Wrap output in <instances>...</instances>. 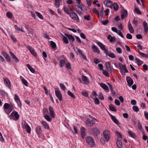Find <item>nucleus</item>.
Masks as SVG:
<instances>
[{"mask_svg":"<svg viewBox=\"0 0 148 148\" xmlns=\"http://www.w3.org/2000/svg\"><path fill=\"white\" fill-rule=\"evenodd\" d=\"M3 108L5 112L7 114H9L12 111L13 107L12 104L5 103L3 105Z\"/></svg>","mask_w":148,"mask_h":148,"instance_id":"nucleus-1","label":"nucleus"},{"mask_svg":"<svg viewBox=\"0 0 148 148\" xmlns=\"http://www.w3.org/2000/svg\"><path fill=\"white\" fill-rule=\"evenodd\" d=\"M86 143L90 147L95 146V143L92 138L90 136H87L86 138Z\"/></svg>","mask_w":148,"mask_h":148,"instance_id":"nucleus-2","label":"nucleus"},{"mask_svg":"<svg viewBox=\"0 0 148 148\" xmlns=\"http://www.w3.org/2000/svg\"><path fill=\"white\" fill-rule=\"evenodd\" d=\"M22 127L23 128H25L26 130V131L28 133H30L31 131V128L28 124L24 121L22 123Z\"/></svg>","mask_w":148,"mask_h":148,"instance_id":"nucleus-3","label":"nucleus"},{"mask_svg":"<svg viewBox=\"0 0 148 148\" xmlns=\"http://www.w3.org/2000/svg\"><path fill=\"white\" fill-rule=\"evenodd\" d=\"M11 117L15 121H17L19 118V115L16 111L13 112L10 115Z\"/></svg>","mask_w":148,"mask_h":148,"instance_id":"nucleus-4","label":"nucleus"},{"mask_svg":"<svg viewBox=\"0 0 148 148\" xmlns=\"http://www.w3.org/2000/svg\"><path fill=\"white\" fill-rule=\"evenodd\" d=\"M71 18L78 22L79 20L77 14L74 12H71L69 14Z\"/></svg>","mask_w":148,"mask_h":148,"instance_id":"nucleus-5","label":"nucleus"},{"mask_svg":"<svg viewBox=\"0 0 148 148\" xmlns=\"http://www.w3.org/2000/svg\"><path fill=\"white\" fill-rule=\"evenodd\" d=\"M26 47L32 55L35 57L37 56V54L36 52H35L34 49L31 46L27 45Z\"/></svg>","mask_w":148,"mask_h":148,"instance_id":"nucleus-6","label":"nucleus"},{"mask_svg":"<svg viewBox=\"0 0 148 148\" xmlns=\"http://www.w3.org/2000/svg\"><path fill=\"white\" fill-rule=\"evenodd\" d=\"M103 135L106 141H108L109 140L110 136L108 130H105L103 132Z\"/></svg>","mask_w":148,"mask_h":148,"instance_id":"nucleus-7","label":"nucleus"},{"mask_svg":"<svg viewBox=\"0 0 148 148\" xmlns=\"http://www.w3.org/2000/svg\"><path fill=\"white\" fill-rule=\"evenodd\" d=\"M103 3L106 6L112 8V7L113 3L110 0H105L104 1Z\"/></svg>","mask_w":148,"mask_h":148,"instance_id":"nucleus-8","label":"nucleus"},{"mask_svg":"<svg viewBox=\"0 0 148 148\" xmlns=\"http://www.w3.org/2000/svg\"><path fill=\"white\" fill-rule=\"evenodd\" d=\"M56 96L60 101L62 100V96L60 91L59 90H56L55 91Z\"/></svg>","mask_w":148,"mask_h":148,"instance_id":"nucleus-9","label":"nucleus"},{"mask_svg":"<svg viewBox=\"0 0 148 148\" xmlns=\"http://www.w3.org/2000/svg\"><path fill=\"white\" fill-rule=\"evenodd\" d=\"M126 80L129 86H130L132 85L134 83V82L132 79L129 76H127Z\"/></svg>","mask_w":148,"mask_h":148,"instance_id":"nucleus-10","label":"nucleus"},{"mask_svg":"<svg viewBox=\"0 0 148 148\" xmlns=\"http://www.w3.org/2000/svg\"><path fill=\"white\" fill-rule=\"evenodd\" d=\"M109 115L113 122L117 125L120 124L119 121L116 119L115 116L109 114Z\"/></svg>","mask_w":148,"mask_h":148,"instance_id":"nucleus-11","label":"nucleus"},{"mask_svg":"<svg viewBox=\"0 0 148 148\" xmlns=\"http://www.w3.org/2000/svg\"><path fill=\"white\" fill-rule=\"evenodd\" d=\"M85 130L86 129L84 127H81V134L82 139H84L86 136V132H85Z\"/></svg>","mask_w":148,"mask_h":148,"instance_id":"nucleus-12","label":"nucleus"},{"mask_svg":"<svg viewBox=\"0 0 148 148\" xmlns=\"http://www.w3.org/2000/svg\"><path fill=\"white\" fill-rule=\"evenodd\" d=\"M49 114L51 117L52 118H54L55 114V112L53 108L51 106H49Z\"/></svg>","mask_w":148,"mask_h":148,"instance_id":"nucleus-13","label":"nucleus"},{"mask_svg":"<svg viewBox=\"0 0 148 148\" xmlns=\"http://www.w3.org/2000/svg\"><path fill=\"white\" fill-rule=\"evenodd\" d=\"M4 82L5 85L7 87H8L9 88L11 87V84L8 78H4Z\"/></svg>","mask_w":148,"mask_h":148,"instance_id":"nucleus-14","label":"nucleus"},{"mask_svg":"<svg viewBox=\"0 0 148 148\" xmlns=\"http://www.w3.org/2000/svg\"><path fill=\"white\" fill-rule=\"evenodd\" d=\"M91 132L92 134L94 135L97 136L99 132L96 128H92L91 129Z\"/></svg>","mask_w":148,"mask_h":148,"instance_id":"nucleus-15","label":"nucleus"},{"mask_svg":"<svg viewBox=\"0 0 148 148\" xmlns=\"http://www.w3.org/2000/svg\"><path fill=\"white\" fill-rule=\"evenodd\" d=\"M2 55L5 57L7 62H11V60L9 56L5 52H3L2 53Z\"/></svg>","mask_w":148,"mask_h":148,"instance_id":"nucleus-16","label":"nucleus"},{"mask_svg":"<svg viewBox=\"0 0 148 148\" xmlns=\"http://www.w3.org/2000/svg\"><path fill=\"white\" fill-rule=\"evenodd\" d=\"M64 35L68 38L70 42H73L75 40V38L72 35H69L67 34H65Z\"/></svg>","mask_w":148,"mask_h":148,"instance_id":"nucleus-17","label":"nucleus"},{"mask_svg":"<svg viewBox=\"0 0 148 148\" xmlns=\"http://www.w3.org/2000/svg\"><path fill=\"white\" fill-rule=\"evenodd\" d=\"M36 132L38 135H40L42 132L41 127L40 126L38 125L36 128Z\"/></svg>","mask_w":148,"mask_h":148,"instance_id":"nucleus-18","label":"nucleus"},{"mask_svg":"<svg viewBox=\"0 0 148 148\" xmlns=\"http://www.w3.org/2000/svg\"><path fill=\"white\" fill-rule=\"evenodd\" d=\"M41 123L45 129L47 130L50 129L49 127L46 122L44 121H42Z\"/></svg>","mask_w":148,"mask_h":148,"instance_id":"nucleus-19","label":"nucleus"},{"mask_svg":"<svg viewBox=\"0 0 148 148\" xmlns=\"http://www.w3.org/2000/svg\"><path fill=\"white\" fill-rule=\"evenodd\" d=\"M10 54L11 55L12 58L13 59L14 61L16 62H19V60L16 56L11 51L9 52Z\"/></svg>","mask_w":148,"mask_h":148,"instance_id":"nucleus-20","label":"nucleus"},{"mask_svg":"<svg viewBox=\"0 0 148 148\" xmlns=\"http://www.w3.org/2000/svg\"><path fill=\"white\" fill-rule=\"evenodd\" d=\"M128 28L130 32L131 33H133L134 32V30L133 28L131 23L130 22V21L128 22Z\"/></svg>","mask_w":148,"mask_h":148,"instance_id":"nucleus-21","label":"nucleus"},{"mask_svg":"<svg viewBox=\"0 0 148 148\" xmlns=\"http://www.w3.org/2000/svg\"><path fill=\"white\" fill-rule=\"evenodd\" d=\"M107 38L111 42L115 41L116 40L115 37L112 36L111 35H108Z\"/></svg>","mask_w":148,"mask_h":148,"instance_id":"nucleus-22","label":"nucleus"},{"mask_svg":"<svg viewBox=\"0 0 148 148\" xmlns=\"http://www.w3.org/2000/svg\"><path fill=\"white\" fill-rule=\"evenodd\" d=\"M143 26L144 27V31L145 32L147 33L148 32V24L145 21H144L143 22Z\"/></svg>","mask_w":148,"mask_h":148,"instance_id":"nucleus-23","label":"nucleus"},{"mask_svg":"<svg viewBox=\"0 0 148 148\" xmlns=\"http://www.w3.org/2000/svg\"><path fill=\"white\" fill-rule=\"evenodd\" d=\"M106 69L109 72L111 71V65L110 62H107L106 63Z\"/></svg>","mask_w":148,"mask_h":148,"instance_id":"nucleus-24","label":"nucleus"},{"mask_svg":"<svg viewBox=\"0 0 148 148\" xmlns=\"http://www.w3.org/2000/svg\"><path fill=\"white\" fill-rule=\"evenodd\" d=\"M82 78L84 84H87L89 82L88 79L86 76L83 75L82 76Z\"/></svg>","mask_w":148,"mask_h":148,"instance_id":"nucleus-25","label":"nucleus"},{"mask_svg":"<svg viewBox=\"0 0 148 148\" xmlns=\"http://www.w3.org/2000/svg\"><path fill=\"white\" fill-rule=\"evenodd\" d=\"M97 43L102 50H103L105 48L106 46L101 42H97Z\"/></svg>","mask_w":148,"mask_h":148,"instance_id":"nucleus-26","label":"nucleus"},{"mask_svg":"<svg viewBox=\"0 0 148 148\" xmlns=\"http://www.w3.org/2000/svg\"><path fill=\"white\" fill-rule=\"evenodd\" d=\"M20 79L21 80L23 83L26 86H28V83L27 81L25 80L22 76H20Z\"/></svg>","mask_w":148,"mask_h":148,"instance_id":"nucleus-27","label":"nucleus"},{"mask_svg":"<svg viewBox=\"0 0 148 148\" xmlns=\"http://www.w3.org/2000/svg\"><path fill=\"white\" fill-rule=\"evenodd\" d=\"M100 86L103 89L106 90H108V86L104 83H101L100 84Z\"/></svg>","mask_w":148,"mask_h":148,"instance_id":"nucleus-28","label":"nucleus"},{"mask_svg":"<svg viewBox=\"0 0 148 148\" xmlns=\"http://www.w3.org/2000/svg\"><path fill=\"white\" fill-rule=\"evenodd\" d=\"M92 49L95 52L98 53L99 52V49L95 45H93L92 46Z\"/></svg>","mask_w":148,"mask_h":148,"instance_id":"nucleus-29","label":"nucleus"},{"mask_svg":"<svg viewBox=\"0 0 148 148\" xmlns=\"http://www.w3.org/2000/svg\"><path fill=\"white\" fill-rule=\"evenodd\" d=\"M119 66L120 69L121 70V73H123V71L124 69V67H126L125 65V64L123 65L121 63H119Z\"/></svg>","mask_w":148,"mask_h":148,"instance_id":"nucleus-30","label":"nucleus"},{"mask_svg":"<svg viewBox=\"0 0 148 148\" xmlns=\"http://www.w3.org/2000/svg\"><path fill=\"white\" fill-rule=\"evenodd\" d=\"M117 147L119 148H121L122 147V143L121 140H117L116 142Z\"/></svg>","mask_w":148,"mask_h":148,"instance_id":"nucleus-31","label":"nucleus"},{"mask_svg":"<svg viewBox=\"0 0 148 148\" xmlns=\"http://www.w3.org/2000/svg\"><path fill=\"white\" fill-rule=\"evenodd\" d=\"M128 133L130 136L132 138H136V135L132 131H129L128 132Z\"/></svg>","mask_w":148,"mask_h":148,"instance_id":"nucleus-32","label":"nucleus"},{"mask_svg":"<svg viewBox=\"0 0 148 148\" xmlns=\"http://www.w3.org/2000/svg\"><path fill=\"white\" fill-rule=\"evenodd\" d=\"M112 6L114 10L115 11L117 10L119 8V6L117 3H113Z\"/></svg>","mask_w":148,"mask_h":148,"instance_id":"nucleus-33","label":"nucleus"},{"mask_svg":"<svg viewBox=\"0 0 148 148\" xmlns=\"http://www.w3.org/2000/svg\"><path fill=\"white\" fill-rule=\"evenodd\" d=\"M27 66L29 69L30 71L32 73H34L35 72V70L29 64H27Z\"/></svg>","mask_w":148,"mask_h":148,"instance_id":"nucleus-34","label":"nucleus"},{"mask_svg":"<svg viewBox=\"0 0 148 148\" xmlns=\"http://www.w3.org/2000/svg\"><path fill=\"white\" fill-rule=\"evenodd\" d=\"M87 124L88 125V126H92L93 124H94L95 123V122L92 120H87Z\"/></svg>","mask_w":148,"mask_h":148,"instance_id":"nucleus-35","label":"nucleus"},{"mask_svg":"<svg viewBox=\"0 0 148 148\" xmlns=\"http://www.w3.org/2000/svg\"><path fill=\"white\" fill-rule=\"evenodd\" d=\"M135 60L136 62L138 65V66L141 65L143 63V62L138 58H136Z\"/></svg>","mask_w":148,"mask_h":148,"instance_id":"nucleus-36","label":"nucleus"},{"mask_svg":"<svg viewBox=\"0 0 148 148\" xmlns=\"http://www.w3.org/2000/svg\"><path fill=\"white\" fill-rule=\"evenodd\" d=\"M109 107L110 110L112 111L116 112L117 111L116 108L112 104L110 105Z\"/></svg>","mask_w":148,"mask_h":148,"instance_id":"nucleus-37","label":"nucleus"},{"mask_svg":"<svg viewBox=\"0 0 148 148\" xmlns=\"http://www.w3.org/2000/svg\"><path fill=\"white\" fill-rule=\"evenodd\" d=\"M116 134L117 135V140H121L122 138V136L121 134L118 132H116Z\"/></svg>","mask_w":148,"mask_h":148,"instance_id":"nucleus-38","label":"nucleus"},{"mask_svg":"<svg viewBox=\"0 0 148 148\" xmlns=\"http://www.w3.org/2000/svg\"><path fill=\"white\" fill-rule=\"evenodd\" d=\"M44 118L48 121L51 122V119L50 116L47 114H46L44 116Z\"/></svg>","mask_w":148,"mask_h":148,"instance_id":"nucleus-39","label":"nucleus"},{"mask_svg":"<svg viewBox=\"0 0 148 148\" xmlns=\"http://www.w3.org/2000/svg\"><path fill=\"white\" fill-rule=\"evenodd\" d=\"M50 44L52 48L54 49L56 47V43L52 41H50Z\"/></svg>","mask_w":148,"mask_h":148,"instance_id":"nucleus-40","label":"nucleus"},{"mask_svg":"<svg viewBox=\"0 0 148 148\" xmlns=\"http://www.w3.org/2000/svg\"><path fill=\"white\" fill-rule=\"evenodd\" d=\"M37 16L40 19H43V17L42 15L40 13L37 12H36Z\"/></svg>","mask_w":148,"mask_h":148,"instance_id":"nucleus-41","label":"nucleus"},{"mask_svg":"<svg viewBox=\"0 0 148 148\" xmlns=\"http://www.w3.org/2000/svg\"><path fill=\"white\" fill-rule=\"evenodd\" d=\"M64 12L67 14H69L70 13L69 12L68 8L65 6H64L63 7Z\"/></svg>","mask_w":148,"mask_h":148,"instance_id":"nucleus-42","label":"nucleus"},{"mask_svg":"<svg viewBox=\"0 0 148 148\" xmlns=\"http://www.w3.org/2000/svg\"><path fill=\"white\" fill-rule=\"evenodd\" d=\"M65 63V60H62L60 61V66L62 67L64 65Z\"/></svg>","mask_w":148,"mask_h":148,"instance_id":"nucleus-43","label":"nucleus"},{"mask_svg":"<svg viewBox=\"0 0 148 148\" xmlns=\"http://www.w3.org/2000/svg\"><path fill=\"white\" fill-rule=\"evenodd\" d=\"M55 1V5L57 8H58L60 5V0H54Z\"/></svg>","mask_w":148,"mask_h":148,"instance_id":"nucleus-44","label":"nucleus"},{"mask_svg":"<svg viewBox=\"0 0 148 148\" xmlns=\"http://www.w3.org/2000/svg\"><path fill=\"white\" fill-rule=\"evenodd\" d=\"M138 53L141 55L143 57H144L146 58H148V54H145L144 53L140 52V51H139L138 52Z\"/></svg>","mask_w":148,"mask_h":148,"instance_id":"nucleus-45","label":"nucleus"},{"mask_svg":"<svg viewBox=\"0 0 148 148\" xmlns=\"http://www.w3.org/2000/svg\"><path fill=\"white\" fill-rule=\"evenodd\" d=\"M63 40L64 42L66 44H68L69 43V41L67 38L64 36L63 38Z\"/></svg>","mask_w":148,"mask_h":148,"instance_id":"nucleus-46","label":"nucleus"},{"mask_svg":"<svg viewBox=\"0 0 148 148\" xmlns=\"http://www.w3.org/2000/svg\"><path fill=\"white\" fill-rule=\"evenodd\" d=\"M68 94L71 97L74 98H75V95L71 92L70 91H68L67 92Z\"/></svg>","mask_w":148,"mask_h":148,"instance_id":"nucleus-47","label":"nucleus"},{"mask_svg":"<svg viewBox=\"0 0 148 148\" xmlns=\"http://www.w3.org/2000/svg\"><path fill=\"white\" fill-rule=\"evenodd\" d=\"M134 9L136 12L137 14H141V13L140 10L138 7H135L134 8Z\"/></svg>","mask_w":148,"mask_h":148,"instance_id":"nucleus-48","label":"nucleus"},{"mask_svg":"<svg viewBox=\"0 0 148 148\" xmlns=\"http://www.w3.org/2000/svg\"><path fill=\"white\" fill-rule=\"evenodd\" d=\"M66 68L69 69H71V65L70 62L67 63L66 64Z\"/></svg>","mask_w":148,"mask_h":148,"instance_id":"nucleus-49","label":"nucleus"},{"mask_svg":"<svg viewBox=\"0 0 148 148\" xmlns=\"http://www.w3.org/2000/svg\"><path fill=\"white\" fill-rule=\"evenodd\" d=\"M10 37L14 42H17V40L16 38L14 37L13 35L11 34L10 35Z\"/></svg>","mask_w":148,"mask_h":148,"instance_id":"nucleus-50","label":"nucleus"},{"mask_svg":"<svg viewBox=\"0 0 148 148\" xmlns=\"http://www.w3.org/2000/svg\"><path fill=\"white\" fill-rule=\"evenodd\" d=\"M7 16L9 18H12V17L13 15L10 12H8L6 13Z\"/></svg>","mask_w":148,"mask_h":148,"instance_id":"nucleus-51","label":"nucleus"},{"mask_svg":"<svg viewBox=\"0 0 148 148\" xmlns=\"http://www.w3.org/2000/svg\"><path fill=\"white\" fill-rule=\"evenodd\" d=\"M132 108L133 110L135 112H138L139 110V109L136 106H134Z\"/></svg>","mask_w":148,"mask_h":148,"instance_id":"nucleus-52","label":"nucleus"},{"mask_svg":"<svg viewBox=\"0 0 148 148\" xmlns=\"http://www.w3.org/2000/svg\"><path fill=\"white\" fill-rule=\"evenodd\" d=\"M14 99L15 101L16 102V101H18L19 100H20L19 97L16 94H14Z\"/></svg>","mask_w":148,"mask_h":148,"instance_id":"nucleus-53","label":"nucleus"},{"mask_svg":"<svg viewBox=\"0 0 148 148\" xmlns=\"http://www.w3.org/2000/svg\"><path fill=\"white\" fill-rule=\"evenodd\" d=\"M103 74L106 77H109V74L106 71L103 70Z\"/></svg>","mask_w":148,"mask_h":148,"instance_id":"nucleus-54","label":"nucleus"},{"mask_svg":"<svg viewBox=\"0 0 148 148\" xmlns=\"http://www.w3.org/2000/svg\"><path fill=\"white\" fill-rule=\"evenodd\" d=\"M60 86L61 89L63 90L64 91L65 90L66 87L64 84L62 83L60 84Z\"/></svg>","mask_w":148,"mask_h":148,"instance_id":"nucleus-55","label":"nucleus"},{"mask_svg":"<svg viewBox=\"0 0 148 148\" xmlns=\"http://www.w3.org/2000/svg\"><path fill=\"white\" fill-rule=\"evenodd\" d=\"M93 12L97 14L99 16V14L98 11L95 8H94L92 9Z\"/></svg>","mask_w":148,"mask_h":148,"instance_id":"nucleus-56","label":"nucleus"},{"mask_svg":"<svg viewBox=\"0 0 148 148\" xmlns=\"http://www.w3.org/2000/svg\"><path fill=\"white\" fill-rule=\"evenodd\" d=\"M126 37L127 39H131L132 38V35L129 33L127 34Z\"/></svg>","mask_w":148,"mask_h":148,"instance_id":"nucleus-57","label":"nucleus"},{"mask_svg":"<svg viewBox=\"0 0 148 148\" xmlns=\"http://www.w3.org/2000/svg\"><path fill=\"white\" fill-rule=\"evenodd\" d=\"M138 129L140 130H141L142 129V126L141 124L139 122L138 123Z\"/></svg>","mask_w":148,"mask_h":148,"instance_id":"nucleus-58","label":"nucleus"},{"mask_svg":"<svg viewBox=\"0 0 148 148\" xmlns=\"http://www.w3.org/2000/svg\"><path fill=\"white\" fill-rule=\"evenodd\" d=\"M80 58L81 59H84L85 60H87L86 56L84 54H82V56H80Z\"/></svg>","mask_w":148,"mask_h":148,"instance_id":"nucleus-59","label":"nucleus"},{"mask_svg":"<svg viewBox=\"0 0 148 148\" xmlns=\"http://www.w3.org/2000/svg\"><path fill=\"white\" fill-rule=\"evenodd\" d=\"M95 103L96 104H99V101L97 98H95L94 99Z\"/></svg>","mask_w":148,"mask_h":148,"instance_id":"nucleus-60","label":"nucleus"},{"mask_svg":"<svg viewBox=\"0 0 148 148\" xmlns=\"http://www.w3.org/2000/svg\"><path fill=\"white\" fill-rule=\"evenodd\" d=\"M136 45H137V47L140 50H142L143 48V47L142 46L140 45V44H138L137 43H135Z\"/></svg>","mask_w":148,"mask_h":148,"instance_id":"nucleus-61","label":"nucleus"},{"mask_svg":"<svg viewBox=\"0 0 148 148\" xmlns=\"http://www.w3.org/2000/svg\"><path fill=\"white\" fill-rule=\"evenodd\" d=\"M42 56L44 60H45V58L47 57V54L45 51H43L42 53Z\"/></svg>","mask_w":148,"mask_h":148,"instance_id":"nucleus-62","label":"nucleus"},{"mask_svg":"<svg viewBox=\"0 0 148 148\" xmlns=\"http://www.w3.org/2000/svg\"><path fill=\"white\" fill-rule=\"evenodd\" d=\"M94 62L95 64H97L99 63L100 62V61L99 59L95 58L94 59Z\"/></svg>","mask_w":148,"mask_h":148,"instance_id":"nucleus-63","label":"nucleus"},{"mask_svg":"<svg viewBox=\"0 0 148 148\" xmlns=\"http://www.w3.org/2000/svg\"><path fill=\"white\" fill-rule=\"evenodd\" d=\"M116 50L117 52L119 53H122V50L120 47H117Z\"/></svg>","mask_w":148,"mask_h":148,"instance_id":"nucleus-64","label":"nucleus"}]
</instances>
